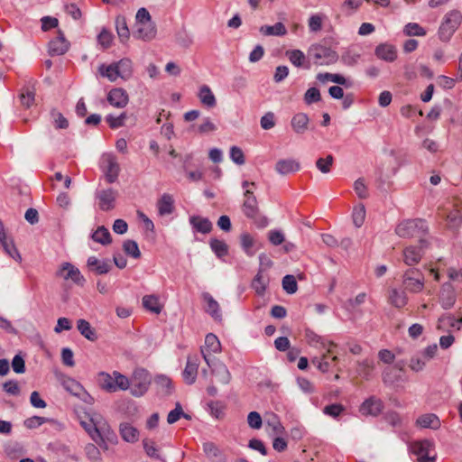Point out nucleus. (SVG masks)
<instances>
[{"instance_id": "nucleus-59", "label": "nucleus", "mask_w": 462, "mask_h": 462, "mask_svg": "<svg viewBox=\"0 0 462 462\" xmlns=\"http://www.w3.org/2000/svg\"><path fill=\"white\" fill-rule=\"evenodd\" d=\"M143 448L147 456L152 458L160 459V454L158 452V448L156 444L151 439H144L143 441Z\"/></svg>"}, {"instance_id": "nucleus-33", "label": "nucleus", "mask_w": 462, "mask_h": 462, "mask_svg": "<svg viewBox=\"0 0 462 462\" xmlns=\"http://www.w3.org/2000/svg\"><path fill=\"white\" fill-rule=\"evenodd\" d=\"M189 223L198 232L202 234H208L212 229L211 222L205 217L199 216H193L189 218Z\"/></svg>"}, {"instance_id": "nucleus-5", "label": "nucleus", "mask_w": 462, "mask_h": 462, "mask_svg": "<svg viewBox=\"0 0 462 462\" xmlns=\"http://www.w3.org/2000/svg\"><path fill=\"white\" fill-rule=\"evenodd\" d=\"M308 54L317 65L333 64L338 59L335 51L321 44H312L308 50Z\"/></svg>"}, {"instance_id": "nucleus-47", "label": "nucleus", "mask_w": 462, "mask_h": 462, "mask_svg": "<svg viewBox=\"0 0 462 462\" xmlns=\"http://www.w3.org/2000/svg\"><path fill=\"white\" fill-rule=\"evenodd\" d=\"M334 163V157L331 154L324 158H319L316 162L317 169L323 174H328L331 171Z\"/></svg>"}, {"instance_id": "nucleus-2", "label": "nucleus", "mask_w": 462, "mask_h": 462, "mask_svg": "<svg viewBox=\"0 0 462 462\" xmlns=\"http://www.w3.org/2000/svg\"><path fill=\"white\" fill-rule=\"evenodd\" d=\"M99 386L106 392L115 393L118 390H127L130 387L129 379L117 371L113 374L100 372L97 374Z\"/></svg>"}, {"instance_id": "nucleus-6", "label": "nucleus", "mask_w": 462, "mask_h": 462, "mask_svg": "<svg viewBox=\"0 0 462 462\" xmlns=\"http://www.w3.org/2000/svg\"><path fill=\"white\" fill-rule=\"evenodd\" d=\"M425 278L418 269H409L402 275L404 290L411 293H419L423 291Z\"/></svg>"}, {"instance_id": "nucleus-27", "label": "nucleus", "mask_w": 462, "mask_h": 462, "mask_svg": "<svg viewBox=\"0 0 462 462\" xmlns=\"http://www.w3.org/2000/svg\"><path fill=\"white\" fill-rule=\"evenodd\" d=\"M119 432L122 439L129 443H134L139 439V431L132 424L122 422L119 426Z\"/></svg>"}, {"instance_id": "nucleus-42", "label": "nucleus", "mask_w": 462, "mask_h": 462, "mask_svg": "<svg viewBox=\"0 0 462 462\" xmlns=\"http://www.w3.org/2000/svg\"><path fill=\"white\" fill-rule=\"evenodd\" d=\"M244 214L250 218L256 216L258 212L257 199L255 197H249L245 199L243 204Z\"/></svg>"}, {"instance_id": "nucleus-37", "label": "nucleus", "mask_w": 462, "mask_h": 462, "mask_svg": "<svg viewBox=\"0 0 462 462\" xmlns=\"http://www.w3.org/2000/svg\"><path fill=\"white\" fill-rule=\"evenodd\" d=\"M316 78L321 83H325L327 81H331V82L337 83L338 85L346 86V87L350 86V84H348L346 79L340 74H332V73H328V72L319 73Z\"/></svg>"}, {"instance_id": "nucleus-58", "label": "nucleus", "mask_w": 462, "mask_h": 462, "mask_svg": "<svg viewBox=\"0 0 462 462\" xmlns=\"http://www.w3.org/2000/svg\"><path fill=\"white\" fill-rule=\"evenodd\" d=\"M267 427L272 429V431L275 435H282L284 432V428L278 420L277 416L273 414L266 421Z\"/></svg>"}, {"instance_id": "nucleus-62", "label": "nucleus", "mask_w": 462, "mask_h": 462, "mask_svg": "<svg viewBox=\"0 0 462 462\" xmlns=\"http://www.w3.org/2000/svg\"><path fill=\"white\" fill-rule=\"evenodd\" d=\"M97 41L104 49H107L111 46L113 34L106 29H103L97 36Z\"/></svg>"}, {"instance_id": "nucleus-54", "label": "nucleus", "mask_w": 462, "mask_h": 462, "mask_svg": "<svg viewBox=\"0 0 462 462\" xmlns=\"http://www.w3.org/2000/svg\"><path fill=\"white\" fill-rule=\"evenodd\" d=\"M325 19V15L322 14H312L309 18V28L310 32H319L322 28L323 21Z\"/></svg>"}, {"instance_id": "nucleus-39", "label": "nucleus", "mask_w": 462, "mask_h": 462, "mask_svg": "<svg viewBox=\"0 0 462 462\" xmlns=\"http://www.w3.org/2000/svg\"><path fill=\"white\" fill-rule=\"evenodd\" d=\"M457 325L456 319L450 314H444L438 319L437 329L439 331H449L450 328H455Z\"/></svg>"}, {"instance_id": "nucleus-18", "label": "nucleus", "mask_w": 462, "mask_h": 462, "mask_svg": "<svg viewBox=\"0 0 462 462\" xmlns=\"http://www.w3.org/2000/svg\"><path fill=\"white\" fill-rule=\"evenodd\" d=\"M97 198L98 199L99 208L103 211H108L115 207L116 192L112 189H104L97 194Z\"/></svg>"}, {"instance_id": "nucleus-45", "label": "nucleus", "mask_w": 462, "mask_h": 462, "mask_svg": "<svg viewBox=\"0 0 462 462\" xmlns=\"http://www.w3.org/2000/svg\"><path fill=\"white\" fill-rule=\"evenodd\" d=\"M120 74V78L123 79H128L133 74L132 61L128 59H122L118 62H116Z\"/></svg>"}, {"instance_id": "nucleus-57", "label": "nucleus", "mask_w": 462, "mask_h": 462, "mask_svg": "<svg viewBox=\"0 0 462 462\" xmlns=\"http://www.w3.org/2000/svg\"><path fill=\"white\" fill-rule=\"evenodd\" d=\"M366 298V293L361 292L357 294L355 298H351L346 301V308L350 310H356L365 302Z\"/></svg>"}, {"instance_id": "nucleus-41", "label": "nucleus", "mask_w": 462, "mask_h": 462, "mask_svg": "<svg viewBox=\"0 0 462 462\" xmlns=\"http://www.w3.org/2000/svg\"><path fill=\"white\" fill-rule=\"evenodd\" d=\"M98 70L102 77L107 78L111 82H114L120 78L116 63H112L107 66L103 64L99 67Z\"/></svg>"}, {"instance_id": "nucleus-10", "label": "nucleus", "mask_w": 462, "mask_h": 462, "mask_svg": "<svg viewBox=\"0 0 462 462\" xmlns=\"http://www.w3.org/2000/svg\"><path fill=\"white\" fill-rule=\"evenodd\" d=\"M338 358L334 352L328 353L326 350L321 351L320 356H316L311 358V363L322 373H328L334 367Z\"/></svg>"}, {"instance_id": "nucleus-40", "label": "nucleus", "mask_w": 462, "mask_h": 462, "mask_svg": "<svg viewBox=\"0 0 462 462\" xmlns=\"http://www.w3.org/2000/svg\"><path fill=\"white\" fill-rule=\"evenodd\" d=\"M78 330L80 334L90 341L97 339L95 330L91 328L90 323L85 319H79L77 323Z\"/></svg>"}, {"instance_id": "nucleus-13", "label": "nucleus", "mask_w": 462, "mask_h": 462, "mask_svg": "<svg viewBox=\"0 0 462 462\" xmlns=\"http://www.w3.org/2000/svg\"><path fill=\"white\" fill-rule=\"evenodd\" d=\"M374 55L385 62H393L397 60L398 51L393 44L383 42L375 47Z\"/></svg>"}, {"instance_id": "nucleus-28", "label": "nucleus", "mask_w": 462, "mask_h": 462, "mask_svg": "<svg viewBox=\"0 0 462 462\" xmlns=\"http://www.w3.org/2000/svg\"><path fill=\"white\" fill-rule=\"evenodd\" d=\"M416 425L423 429L438 430L440 427V420L437 415L427 413L418 417Z\"/></svg>"}, {"instance_id": "nucleus-60", "label": "nucleus", "mask_w": 462, "mask_h": 462, "mask_svg": "<svg viewBox=\"0 0 462 462\" xmlns=\"http://www.w3.org/2000/svg\"><path fill=\"white\" fill-rule=\"evenodd\" d=\"M125 119H126V114L125 113H122L118 116H114L112 115H108L106 117V123L113 129H116V128L123 126L124 124H125Z\"/></svg>"}, {"instance_id": "nucleus-63", "label": "nucleus", "mask_w": 462, "mask_h": 462, "mask_svg": "<svg viewBox=\"0 0 462 462\" xmlns=\"http://www.w3.org/2000/svg\"><path fill=\"white\" fill-rule=\"evenodd\" d=\"M20 100L24 107L29 108L34 103V93L29 88L23 89L20 94Z\"/></svg>"}, {"instance_id": "nucleus-55", "label": "nucleus", "mask_w": 462, "mask_h": 462, "mask_svg": "<svg viewBox=\"0 0 462 462\" xmlns=\"http://www.w3.org/2000/svg\"><path fill=\"white\" fill-rule=\"evenodd\" d=\"M282 288L289 294L295 293L298 290L295 277L290 274L285 275L282 279Z\"/></svg>"}, {"instance_id": "nucleus-1", "label": "nucleus", "mask_w": 462, "mask_h": 462, "mask_svg": "<svg viewBox=\"0 0 462 462\" xmlns=\"http://www.w3.org/2000/svg\"><path fill=\"white\" fill-rule=\"evenodd\" d=\"M80 425L101 448L107 449L106 440L114 442L116 436L104 417L97 412L80 418Z\"/></svg>"}, {"instance_id": "nucleus-20", "label": "nucleus", "mask_w": 462, "mask_h": 462, "mask_svg": "<svg viewBox=\"0 0 462 462\" xmlns=\"http://www.w3.org/2000/svg\"><path fill=\"white\" fill-rule=\"evenodd\" d=\"M128 95L123 88H113L107 95V101L115 107H125L128 104Z\"/></svg>"}, {"instance_id": "nucleus-12", "label": "nucleus", "mask_w": 462, "mask_h": 462, "mask_svg": "<svg viewBox=\"0 0 462 462\" xmlns=\"http://www.w3.org/2000/svg\"><path fill=\"white\" fill-rule=\"evenodd\" d=\"M383 410V403L381 399L372 396L364 401L359 411L365 416H378Z\"/></svg>"}, {"instance_id": "nucleus-46", "label": "nucleus", "mask_w": 462, "mask_h": 462, "mask_svg": "<svg viewBox=\"0 0 462 462\" xmlns=\"http://www.w3.org/2000/svg\"><path fill=\"white\" fill-rule=\"evenodd\" d=\"M116 29L122 42L129 38V29L124 16H117L116 19Z\"/></svg>"}, {"instance_id": "nucleus-52", "label": "nucleus", "mask_w": 462, "mask_h": 462, "mask_svg": "<svg viewBox=\"0 0 462 462\" xmlns=\"http://www.w3.org/2000/svg\"><path fill=\"white\" fill-rule=\"evenodd\" d=\"M353 222L356 227H360L365 219V208L363 204L356 206L352 213Z\"/></svg>"}, {"instance_id": "nucleus-22", "label": "nucleus", "mask_w": 462, "mask_h": 462, "mask_svg": "<svg viewBox=\"0 0 462 462\" xmlns=\"http://www.w3.org/2000/svg\"><path fill=\"white\" fill-rule=\"evenodd\" d=\"M157 30L155 23L152 22L137 23L136 37L145 42H150L156 37Z\"/></svg>"}, {"instance_id": "nucleus-16", "label": "nucleus", "mask_w": 462, "mask_h": 462, "mask_svg": "<svg viewBox=\"0 0 462 462\" xmlns=\"http://www.w3.org/2000/svg\"><path fill=\"white\" fill-rule=\"evenodd\" d=\"M69 47V42L65 39L64 34L59 31L58 35L49 42V52L51 55H62Z\"/></svg>"}, {"instance_id": "nucleus-8", "label": "nucleus", "mask_w": 462, "mask_h": 462, "mask_svg": "<svg viewBox=\"0 0 462 462\" xmlns=\"http://www.w3.org/2000/svg\"><path fill=\"white\" fill-rule=\"evenodd\" d=\"M149 384L150 378L148 373L143 369L136 370L130 383L131 393L134 396H142L147 392Z\"/></svg>"}, {"instance_id": "nucleus-17", "label": "nucleus", "mask_w": 462, "mask_h": 462, "mask_svg": "<svg viewBox=\"0 0 462 462\" xmlns=\"http://www.w3.org/2000/svg\"><path fill=\"white\" fill-rule=\"evenodd\" d=\"M300 170V163L299 161L288 158V159H281L277 161L275 164V171L280 175H287L291 173L297 172Z\"/></svg>"}, {"instance_id": "nucleus-49", "label": "nucleus", "mask_w": 462, "mask_h": 462, "mask_svg": "<svg viewBox=\"0 0 462 462\" xmlns=\"http://www.w3.org/2000/svg\"><path fill=\"white\" fill-rule=\"evenodd\" d=\"M403 33L406 36H425L426 30L417 23H409L403 28Z\"/></svg>"}, {"instance_id": "nucleus-26", "label": "nucleus", "mask_w": 462, "mask_h": 462, "mask_svg": "<svg viewBox=\"0 0 462 462\" xmlns=\"http://www.w3.org/2000/svg\"><path fill=\"white\" fill-rule=\"evenodd\" d=\"M142 304L147 311L156 315H159L163 308L160 302L159 296L155 294L144 295L142 299Z\"/></svg>"}, {"instance_id": "nucleus-21", "label": "nucleus", "mask_w": 462, "mask_h": 462, "mask_svg": "<svg viewBox=\"0 0 462 462\" xmlns=\"http://www.w3.org/2000/svg\"><path fill=\"white\" fill-rule=\"evenodd\" d=\"M199 365V359L197 356L188 357L187 364L183 371V378L187 383L192 384L195 382Z\"/></svg>"}, {"instance_id": "nucleus-61", "label": "nucleus", "mask_w": 462, "mask_h": 462, "mask_svg": "<svg viewBox=\"0 0 462 462\" xmlns=\"http://www.w3.org/2000/svg\"><path fill=\"white\" fill-rule=\"evenodd\" d=\"M320 99H321V95H320L319 90L317 88H310L304 95V101L308 105H310L312 103H317Z\"/></svg>"}, {"instance_id": "nucleus-15", "label": "nucleus", "mask_w": 462, "mask_h": 462, "mask_svg": "<svg viewBox=\"0 0 462 462\" xmlns=\"http://www.w3.org/2000/svg\"><path fill=\"white\" fill-rule=\"evenodd\" d=\"M456 292L451 283H444L439 293V303L445 310L452 308L456 302Z\"/></svg>"}, {"instance_id": "nucleus-31", "label": "nucleus", "mask_w": 462, "mask_h": 462, "mask_svg": "<svg viewBox=\"0 0 462 462\" xmlns=\"http://www.w3.org/2000/svg\"><path fill=\"white\" fill-rule=\"evenodd\" d=\"M388 301L393 307L402 309L407 304L408 297L405 291L393 288L389 291Z\"/></svg>"}, {"instance_id": "nucleus-23", "label": "nucleus", "mask_w": 462, "mask_h": 462, "mask_svg": "<svg viewBox=\"0 0 462 462\" xmlns=\"http://www.w3.org/2000/svg\"><path fill=\"white\" fill-rule=\"evenodd\" d=\"M202 299L206 303V312L208 313L215 320H221L222 314L218 302L208 292H204L202 294Z\"/></svg>"}, {"instance_id": "nucleus-34", "label": "nucleus", "mask_w": 462, "mask_h": 462, "mask_svg": "<svg viewBox=\"0 0 462 462\" xmlns=\"http://www.w3.org/2000/svg\"><path fill=\"white\" fill-rule=\"evenodd\" d=\"M260 32L265 36H283L287 33V29L282 23L278 22L274 25L262 26Z\"/></svg>"}, {"instance_id": "nucleus-38", "label": "nucleus", "mask_w": 462, "mask_h": 462, "mask_svg": "<svg viewBox=\"0 0 462 462\" xmlns=\"http://www.w3.org/2000/svg\"><path fill=\"white\" fill-rule=\"evenodd\" d=\"M212 373L217 376V381L223 384L229 383L231 380V374L228 371L226 365L219 362L217 363L215 367L212 369Z\"/></svg>"}, {"instance_id": "nucleus-43", "label": "nucleus", "mask_w": 462, "mask_h": 462, "mask_svg": "<svg viewBox=\"0 0 462 462\" xmlns=\"http://www.w3.org/2000/svg\"><path fill=\"white\" fill-rule=\"evenodd\" d=\"M241 245L245 253L248 256H253L255 254V250L254 249L255 241L254 238L248 233H244L240 236Z\"/></svg>"}, {"instance_id": "nucleus-24", "label": "nucleus", "mask_w": 462, "mask_h": 462, "mask_svg": "<svg viewBox=\"0 0 462 462\" xmlns=\"http://www.w3.org/2000/svg\"><path fill=\"white\" fill-rule=\"evenodd\" d=\"M310 118L305 113L295 114L291 120V126L297 134H303L309 127Z\"/></svg>"}, {"instance_id": "nucleus-64", "label": "nucleus", "mask_w": 462, "mask_h": 462, "mask_svg": "<svg viewBox=\"0 0 462 462\" xmlns=\"http://www.w3.org/2000/svg\"><path fill=\"white\" fill-rule=\"evenodd\" d=\"M230 158L238 165H243L245 162L242 149L237 146H232L230 148Z\"/></svg>"}, {"instance_id": "nucleus-9", "label": "nucleus", "mask_w": 462, "mask_h": 462, "mask_svg": "<svg viewBox=\"0 0 462 462\" xmlns=\"http://www.w3.org/2000/svg\"><path fill=\"white\" fill-rule=\"evenodd\" d=\"M221 351V344L215 334L208 333L205 337V345L201 346L200 352L207 365L211 367L209 356Z\"/></svg>"}, {"instance_id": "nucleus-25", "label": "nucleus", "mask_w": 462, "mask_h": 462, "mask_svg": "<svg viewBox=\"0 0 462 462\" xmlns=\"http://www.w3.org/2000/svg\"><path fill=\"white\" fill-rule=\"evenodd\" d=\"M156 206L160 216L171 214L174 210L173 197L168 193L162 194L158 199Z\"/></svg>"}, {"instance_id": "nucleus-44", "label": "nucleus", "mask_w": 462, "mask_h": 462, "mask_svg": "<svg viewBox=\"0 0 462 462\" xmlns=\"http://www.w3.org/2000/svg\"><path fill=\"white\" fill-rule=\"evenodd\" d=\"M92 239L103 245H109L111 243V235L107 228L105 226H99L92 235Z\"/></svg>"}, {"instance_id": "nucleus-56", "label": "nucleus", "mask_w": 462, "mask_h": 462, "mask_svg": "<svg viewBox=\"0 0 462 462\" xmlns=\"http://www.w3.org/2000/svg\"><path fill=\"white\" fill-rule=\"evenodd\" d=\"M217 127L209 117H205L201 124L198 125L197 132L200 134H208L217 131Z\"/></svg>"}, {"instance_id": "nucleus-19", "label": "nucleus", "mask_w": 462, "mask_h": 462, "mask_svg": "<svg viewBox=\"0 0 462 462\" xmlns=\"http://www.w3.org/2000/svg\"><path fill=\"white\" fill-rule=\"evenodd\" d=\"M424 241L420 240V244L423 245ZM403 261L407 265L412 266L420 263L422 257V245L420 247L410 245L404 248Z\"/></svg>"}, {"instance_id": "nucleus-53", "label": "nucleus", "mask_w": 462, "mask_h": 462, "mask_svg": "<svg viewBox=\"0 0 462 462\" xmlns=\"http://www.w3.org/2000/svg\"><path fill=\"white\" fill-rule=\"evenodd\" d=\"M0 244L2 245L5 253L8 255H10L12 258H14L19 263L22 261L21 254H19L18 250L16 249L15 245L12 241H7L5 237V240L0 241Z\"/></svg>"}, {"instance_id": "nucleus-3", "label": "nucleus", "mask_w": 462, "mask_h": 462, "mask_svg": "<svg viewBox=\"0 0 462 462\" xmlns=\"http://www.w3.org/2000/svg\"><path fill=\"white\" fill-rule=\"evenodd\" d=\"M461 22L462 14L459 11L452 10L448 12L445 15L439 29V37L440 41L444 42H448L461 24Z\"/></svg>"}, {"instance_id": "nucleus-36", "label": "nucleus", "mask_w": 462, "mask_h": 462, "mask_svg": "<svg viewBox=\"0 0 462 462\" xmlns=\"http://www.w3.org/2000/svg\"><path fill=\"white\" fill-rule=\"evenodd\" d=\"M199 98L202 105L208 107H214L217 104L213 92L207 85H204L199 88Z\"/></svg>"}, {"instance_id": "nucleus-48", "label": "nucleus", "mask_w": 462, "mask_h": 462, "mask_svg": "<svg viewBox=\"0 0 462 462\" xmlns=\"http://www.w3.org/2000/svg\"><path fill=\"white\" fill-rule=\"evenodd\" d=\"M289 60L297 68L303 66L306 60L305 54L300 50H291L286 51Z\"/></svg>"}, {"instance_id": "nucleus-32", "label": "nucleus", "mask_w": 462, "mask_h": 462, "mask_svg": "<svg viewBox=\"0 0 462 462\" xmlns=\"http://www.w3.org/2000/svg\"><path fill=\"white\" fill-rule=\"evenodd\" d=\"M87 263L88 266L97 274L107 273L111 269V265L107 260L101 261L96 256L88 257Z\"/></svg>"}, {"instance_id": "nucleus-50", "label": "nucleus", "mask_w": 462, "mask_h": 462, "mask_svg": "<svg viewBox=\"0 0 462 462\" xmlns=\"http://www.w3.org/2000/svg\"><path fill=\"white\" fill-rule=\"evenodd\" d=\"M210 247L217 257H223L228 254V246L222 240L211 239Z\"/></svg>"}, {"instance_id": "nucleus-11", "label": "nucleus", "mask_w": 462, "mask_h": 462, "mask_svg": "<svg viewBox=\"0 0 462 462\" xmlns=\"http://www.w3.org/2000/svg\"><path fill=\"white\" fill-rule=\"evenodd\" d=\"M102 167L106 174V180L113 183L119 174V164L113 154H104L102 157Z\"/></svg>"}, {"instance_id": "nucleus-30", "label": "nucleus", "mask_w": 462, "mask_h": 462, "mask_svg": "<svg viewBox=\"0 0 462 462\" xmlns=\"http://www.w3.org/2000/svg\"><path fill=\"white\" fill-rule=\"evenodd\" d=\"M269 283V278L263 274V269L260 268L257 274L252 281V288L254 290L256 294L262 296L264 294L267 285Z\"/></svg>"}, {"instance_id": "nucleus-29", "label": "nucleus", "mask_w": 462, "mask_h": 462, "mask_svg": "<svg viewBox=\"0 0 462 462\" xmlns=\"http://www.w3.org/2000/svg\"><path fill=\"white\" fill-rule=\"evenodd\" d=\"M432 448L433 443L429 439L415 441L411 445V452L418 457L430 455Z\"/></svg>"}, {"instance_id": "nucleus-4", "label": "nucleus", "mask_w": 462, "mask_h": 462, "mask_svg": "<svg viewBox=\"0 0 462 462\" xmlns=\"http://www.w3.org/2000/svg\"><path fill=\"white\" fill-rule=\"evenodd\" d=\"M427 230L421 219H408L401 222L395 228L397 236L402 238L420 237Z\"/></svg>"}, {"instance_id": "nucleus-14", "label": "nucleus", "mask_w": 462, "mask_h": 462, "mask_svg": "<svg viewBox=\"0 0 462 462\" xmlns=\"http://www.w3.org/2000/svg\"><path fill=\"white\" fill-rule=\"evenodd\" d=\"M306 340L310 346H313L320 351L326 350L328 353H332V348L336 346V344L332 341H328L317 335L313 331L306 330Z\"/></svg>"}, {"instance_id": "nucleus-7", "label": "nucleus", "mask_w": 462, "mask_h": 462, "mask_svg": "<svg viewBox=\"0 0 462 462\" xmlns=\"http://www.w3.org/2000/svg\"><path fill=\"white\" fill-rule=\"evenodd\" d=\"M56 277L61 278L64 281H71L75 284L83 286L86 280L81 274L79 268L70 263H62L56 271Z\"/></svg>"}, {"instance_id": "nucleus-51", "label": "nucleus", "mask_w": 462, "mask_h": 462, "mask_svg": "<svg viewBox=\"0 0 462 462\" xmlns=\"http://www.w3.org/2000/svg\"><path fill=\"white\" fill-rule=\"evenodd\" d=\"M123 249L125 253L134 259H139L141 257V252L139 250L138 245L134 240H126L123 244Z\"/></svg>"}, {"instance_id": "nucleus-35", "label": "nucleus", "mask_w": 462, "mask_h": 462, "mask_svg": "<svg viewBox=\"0 0 462 462\" xmlns=\"http://www.w3.org/2000/svg\"><path fill=\"white\" fill-rule=\"evenodd\" d=\"M61 385L67 392L75 396H80L84 391L82 385L70 377H63L61 379Z\"/></svg>"}]
</instances>
